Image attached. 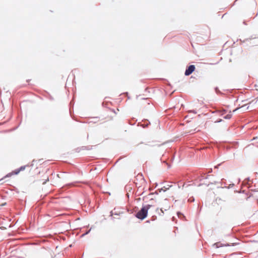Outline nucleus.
<instances>
[{"label": "nucleus", "mask_w": 258, "mask_h": 258, "mask_svg": "<svg viewBox=\"0 0 258 258\" xmlns=\"http://www.w3.org/2000/svg\"><path fill=\"white\" fill-rule=\"evenodd\" d=\"M195 70V67L194 65L189 66L185 72V76H189Z\"/></svg>", "instance_id": "nucleus-3"}, {"label": "nucleus", "mask_w": 258, "mask_h": 258, "mask_svg": "<svg viewBox=\"0 0 258 258\" xmlns=\"http://www.w3.org/2000/svg\"><path fill=\"white\" fill-rule=\"evenodd\" d=\"M151 207L152 205L149 204L143 206L141 209L136 213V217L140 220H144L147 217L148 211Z\"/></svg>", "instance_id": "nucleus-1"}, {"label": "nucleus", "mask_w": 258, "mask_h": 258, "mask_svg": "<svg viewBox=\"0 0 258 258\" xmlns=\"http://www.w3.org/2000/svg\"><path fill=\"white\" fill-rule=\"evenodd\" d=\"M26 168H30V170H32L33 168V165L31 164H28L25 166H22L20 167L19 168L17 169L14 171H13L12 172H10L7 174L3 178H2L0 179V182L4 179L7 177H10L12 176L13 175H17L19 174L21 171H24Z\"/></svg>", "instance_id": "nucleus-2"}, {"label": "nucleus", "mask_w": 258, "mask_h": 258, "mask_svg": "<svg viewBox=\"0 0 258 258\" xmlns=\"http://www.w3.org/2000/svg\"><path fill=\"white\" fill-rule=\"evenodd\" d=\"M239 108H237L236 109L233 110V112H235L236 110H238Z\"/></svg>", "instance_id": "nucleus-8"}, {"label": "nucleus", "mask_w": 258, "mask_h": 258, "mask_svg": "<svg viewBox=\"0 0 258 258\" xmlns=\"http://www.w3.org/2000/svg\"><path fill=\"white\" fill-rule=\"evenodd\" d=\"M138 147L139 150L144 151L148 149L149 146L147 144L140 143L138 145Z\"/></svg>", "instance_id": "nucleus-4"}, {"label": "nucleus", "mask_w": 258, "mask_h": 258, "mask_svg": "<svg viewBox=\"0 0 258 258\" xmlns=\"http://www.w3.org/2000/svg\"><path fill=\"white\" fill-rule=\"evenodd\" d=\"M48 177H47V179L45 180V181H44L43 182V184H45L46 182V181H48Z\"/></svg>", "instance_id": "nucleus-7"}, {"label": "nucleus", "mask_w": 258, "mask_h": 258, "mask_svg": "<svg viewBox=\"0 0 258 258\" xmlns=\"http://www.w3.org/2000/svg\"><path fill=\"white\" fill-rule=\"evenodd\" d=\"M164 205H165L164 207H162L160 209V211H161L162 214H164V212L163 210V209H164L165 211H167L170 208V206H169L168 202H167L166 200L164 202Z\"/></svg>", "instance_id": "nucleus-5"}, {"label": "nucleus", "mask_w": 258, "mask_h": 258, "mask_svg": "<svg viewBox=\"0 0 258 258\" xmlns=\"http://www.w3.org/2000/svg\"><path fill=\"white\" fill-rule=\"evenodd\" d=\"M231 116H232V115L231 114H227L226 116H225L224 117V118L226 119H230V118H231Z\"/></svg>", "instance_id": "nucleus-6"}]
</instances>
